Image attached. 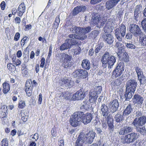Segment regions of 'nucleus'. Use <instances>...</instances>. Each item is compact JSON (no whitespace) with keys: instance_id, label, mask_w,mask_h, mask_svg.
I'll list each match as a JSON object with an SVG mask.
<instances>
[{"instance_id":"obj_1","label":"nucleus","mask_w":146,"mask_h":146,"mask_svg":"<svg viewBox=\"0 0 146 146\" xmlns=\"http://www.w3.org/2000/svg\"><path fill=\"white\" fill-rule=\"evenodd\" d=\"M146 123V116L143 115L135 118L132 123L136 131L141 133L146 134V129L144 126Z\"/></svg>"},{"instance_id":"obj_2","label":"nucleus","mask_w":146,"mask_h":146,"mask_svg":"<svg viewBox=\"0 0 146 146\" xmlns=\"http://www.w3.org/2000/svg\"><path fill=\"white\" fill-rule=\"evenodd\" d=\"M101 60L104 68L107 67L108 64V68H111L116 62V58L110 53L105 52L102 56Z\"/></svg>"},{"instance_id":"obj_3","label":"nucleus","mask_w":146,"mask_h":146,"mask_svg":"<svg viewBox=\"0 0 146 146\" xmlns=\"http://www.w3.org/2000/svg\"><path fill=\"white\" fill-rule=\"evenodd\" d=\"M69 29L72 33H75L76 34H72L69 35L68 37L70 38L82 40L85 39L86 37V35H82V31L81 27L76 26H72V27L70 28Z\"/></svg>"},{"instance_id":"obj_4","label":"nucleus","mask_w":146,"mask_h":146,"mask_svg":"<svg viewBox=\"0 0 146 146\" xmlns=\"http://www.w3.org/2000/svg\"><path fill=\"white\" fill-rule=\"evenodd\" d=\"M141 133L139 132H132L125 135L123 138H122V142L123 143L130 144L132 143L140 137V135L144 136L146 135V134Z\"/></svg>"},{"instance_id":"obj_5","label":"nucleus","mask_w":146,"mask_h":146,"mask_svg":"<svg viewBox=\"0 0 146 146\" xmlns=\"http://www.w3.org/2000/svg\"><path fill=\"white\" fill-rule=\"evenodd\" d=\"M60 61L62 63V66L66 69H69L73 65L72 61V56L65 53L60 54Z\"/></svg>"},{"instance_id":"obj_6","label":"nucleus","mask_w":146,"mask_h":146,"mask_svg":"<svg viewBox=\"0 0 146 146\" xmlns=\"http://www.w3.org/2000/svg\"><path fill=\"white\" fill-rule=\"evenodd\" d=\"M88 88L86 87L85 88L82 87L79 90L73 95L72 98L74 100H81L84 99L89 92Z\"/></svg>"},{"instance_id":"obj_7","label":"nucleus","mask_w":146,"mask_h":146,"mask_svg":"<svg viewBox=\"0 0 146 146\" xmlns=\"http://www.w3.org/2000/svg\"><path fill=\"white\" fill-rule=\"evenodd\" d=\"M82 114L80 111H78L74 113L73 117L70 118L69 121L70 125L72 126L76 127L81 123Z\"/></svg>"},{"instance_id":"obj_8","label":"nucleus","mask_w":146,"mask_h":146,"mask_svg":"<svg viewBox=\"0 0 146 146\" xmlns=\"http://www.w3.org/2000/svg\"><path fill=\"white\" fill-rule=\"evenodd\" d=\"M114 31V35L116 38L120 41H121L125 35L126 27L124 24H121L118 28H115Z\"/></svg>"},{"instance_id":"obj_9","label":"nucleus","mask_w":146,"mask_h":146,"mask_svg":"<svg viewBox=\"0 0 146 146\" xmlns=\"http://www.w3.org/2000/svg\"><path fill=\"white\" fill-rule=\"evenodd\" d=\"M92 15L91 21L94 25H96L98 28L102 27L105 23V21L102 19L100 15L98 13L94 12L92 13Z\"/></svg>"},{"instance_id":"obj_10","label":"nucleus","mask_w":146,"mask_h":146,"mask_svg":"<svg viewBox=\"0 0 146 146\" xmlns=\"http://www.w3.org/2000/svg\"><path fill=\"white\" fill-rule=\"evenodd\" d=\"M129 29L130 32L136 38H139L144 33L139 26L134 23L130 24Z\"/></svg>"},{"instance_id":"obj_11","label":"nucleus","mask_w":146,"mask_h":146,"mask_svg":"<svg viewBox=\"0 0 146 146\" xmlns=\"http://www.w3.org/2000/svg\"><path fill=\"white\" fill-rule=\"evenodd\" d=\"M78 42L75 39H68L65 40L64 43L60 47V51L70 49L71 46L73 45L77 44Z\"/></svg>"},{"instance_id":"obj_12","label":"nucleus","mask_w":146,"mask_h":146,"mask_svg":"<svg viewBox=\"0 0 146 146\" xmlns=\"http://www.w3.org/2000/svg\"><path fill=\"white\" fill-rule=\"evenodd\" d=\"M124 64L123 62H120L117 64V66L112 72V76L117 77L121 76L124 70Z\"/></svg>"},{"instance_id":"obj_13","label":"nucleus","mask_w":146,"mask_h":146,"mask_svg":"<svg viewBox=\"0 0 146 146\" xmlns=\"http://www.w3.org/2000/svg\"><path fill=\"white\" fill-rule=\"evenodd\" d=\"M74 78H78L81 79H86L88 76L87 71L82 69H78L75 70L72 73Z\"/></svg>"},{"instance_id":"obj_14","label":"nucleus","mask_w":146,"mask_h":146,"mask_svg":"<svg viewBox=\"0 0 146 146\" xmlns=\"http://www.w3.org/2000/svg\"><path fill=\"white\" fill-rule=\"evenodd\" d=\"M143 8L142 6L141 5H136L134 8V11L133 19L137 21L141 16Z\"/></svg>"},{"instance_id":"obj_15","label":"nucleus","mask_w":146,"mask_h":146,"mask_svg":"<svg viewBox=\"0 0 146 146\" xmlns=\"http://www.w3.org/2000/svg\"><path fill=\"white\" fill-rule=\"evenodd\" d=\"M137 86V82L134 79L128 80L126 83V89L129 90L132 93L134 92Z\"/></svg>"},{"instance_id":"obj_16","label":"nucleus","mask_w":146,"mask_h":146,"mask_svg":"<svg viewBox=\"0 0 146 146\" xmlns=\"http://www.w3.org/2000/svg\"><path fill=\"white\" fill-rule=\"evenodd\" d=\"M82 113V116L81 117L82 122L85 125H87L90 123L92 120L93 117L91 113H87L86 114L82 111H80Z\"/></svg>"},{"instance_id":"obj_17","label":"nucleus","mask_w":146,"mask_h":146,"mask_svg":"<svg viewBox=\"0 0 146 146\" xmlns=\"http://www.w3.org/2000/svg\"><path fill=\"white\" fill-rule=\"evenodd\" d=\"M119 103L117 99L111 101L109 104V108L111 113H113L118 110Z\"/></svg>"},{"instance_id":"obj_18","label":"nucleus","mask_w":146,"mask_h":146,"mask_svg":"<svg viewBox=\"0 0 146 146\" xmlns=\"http://www.w3.org/2000/svg\"><path fill=\"white\" fill-rule=\"evenodd\" d=\"M102 38L104 41L108 45H112L114 41V37L113 35L110 34H104Z\"/></svg>"},{"instance_id":"obj_19","label":"nucleus","mask_w":146,"mask_h":146,"mask_svg":"<svg viewBox=\"0 0 146 146\" xmlns=\"http://www.w3.org/2000/svg\"><path fill=\"white\" fill-rule=\"evenodd\" d=\"M59 84L61 86L64 88H70L73 86L71 80L67 79H62L59 81Z\"/></svg>"},{"instance_id":"obj_20","label":"nucleus","mask_w":146,"mask_h":146,"mask_svg":"<svg viewBox=\"0 0 146 146\" xmlns=\"http://www.w3.org/2000/svg\"><path fill=\"white\" fill-rule=\"evenodd\" d=\"M106 120L108 127V129L110 132V133H112L114 127L113 125V119L112 116L109 115L107 117Z\"/></svg>"},{"instance_id":"obj_21","label":"nucleus","mask_w":146,"mask_h":146,"mask_svg":"<svg viewBox=\"0 0 146 146\" xmlns=\"http://www.w3.org/2000/svg\"><path fill=\"white\" fill-rule=\"evenodd\" d=\"M133 128L131 127L125 126L121 128L119 132V134L121 135H125L133 132Z\"/></svg>"},{"instance_id":"obj_22","label":"nucleus","mask_w":146,"mask_h":146,"mask_svg":"<svg viewBox=\"0 0 146 146\" xmlns=\"http://www.w3.org/2000/svg\"><path fill=\"white\" fill-rule=\"evenodd\" d=\"M120 0H109L105 4V7L108 10H110L114 7Z\"/></svg>"},{"instance_id":"obj_23","label":"nucleus","mask_w":146,"mask_h":146,"mask_svg":"<svg viewBox=\"0 0 146 146\" xmlns=\"http://www.w3.org/2000/svg\"><path fill=\"white\" fill-rule=\"evenodd\" d=\"M143 98L138 94H135L133 98V102L134 104L141 105L143 103Z\"/></svg>"},{"instance_id":"obj_24","label":"nucleus","mask_w":146,"mask_h":146,"mask_svg":"<svg viewBox=\"0 0 146 146\" xmlns=\"http://www.w3.org/2000/svg\"><path fill=\"white\" fill-rule=\"evenodd\" d=\"M125 75L123 74L120 78H117L111 82V85L113 87V86H118L121 84L123 80L126 78Z\"/></svg>"},{"instance_id":"obj_25","label":"nucleus","mask_w":146,"mask_h":146,"mask_svg":"<svg viewBox=\"0 0 146 146\" xmlns=\"http://www.w3.org/2000/svg\"><path fill=\"white\" fill-rule=\"evenodd\" d=\"M86 9V7L84 6H77L74 9L72 14L73 16L77 15L79 13L84 12Z\"/></svg>"},{"instance_id":"obj_26","label":"nucleus","mask_w":146,"mask_h":146,"mask_svg":"<svg viewBox=\"0 0 146 146\" xmlns=\"http://www.w3.org/2000/svg\"><path fill=\"white\" fill-rule=\"evenodd\" d=\"M133 111V108L131 103H129L123 112V115H124V116H127L132 113Z\"/></svg>"},{"instance_id":"obj_27","label":"nucleus","mask_w":146,"mask_h":146,"mask_svg":"<svg viewBox=\"0 0 146 146\" xmlns=\"http://www.w3.org/2000/svg\"><path fill=\"white\" fill-rule=\"evenodd\" d=\"M84 137V134L80 133L76 141L75 145H83V144L85 143V142Z\"/></svg>"},{"instance_id":"obj_28","label":"nucleus","mask_w":146,"mask_h":146,"mask_svg":"<svg viewBox=\"0 0 146 146\" xmlns=\"http://www.w3.org/2000/svg\"><path fill=\"white\" fill-rule=\"evenodd\" d=\"M81 65L83 68L85 70H88L90 68V63L87 59L83 60L82 62Z\"/></svg>"},{"instance_id":"obj_29","label":"nucleus","mask_w":146,"mask_h":146,"mask_svg":"<svg viewBox=\"0 0 146 146\" xmlns=\"http://www.w3.org/2000/svg\"><path fill=\"white\" fill-rule=\"evenodd\" d=\"M25 10V4L23 3L21 4L19 6L17 11H18V16L21 17Z\"/></svg>"},{"instance_id":"obj_30","label":"nucleus","mask_w":146,"mask_h":146,"mask_svg":"<svg viewBox=\"0 0 146 146\" xmlns=\"http://www.w3.org/2000/svg\"><path fill=\"white\" fill-rule=\"evenodd\" d=\"M119 59L126 62H128L129 61V56L127 52L123 53L120 55L117 56Z\"/></svg>"},{"instance_id":"obj_31","label":"nucleus","mask_w":146,"mask_h":146,"mask_svg":"<svg viewBox=\"0 0 146 146\" xmlns=\"http://www.w3.org/2000/svg\"><path fill=\"white\" fill-rule=\"evenodd\" d=\"M124 115H123V113L122 114L118 113L115 115L114 120L117 123L121 122L124 120Z\"/></svg>"},{"instance_id":"obj_32","label":"nucleus","mask_w":146,"mask_h":146,"mask_svg":"<svg viewBox=\"0 0 146 146\" xmlns=\"http://www.w3.org/2000/svg\"><path fill=\"white\" fill-rule=\"evenodd\" d=\"M83 103V105L80 107L81 110L84 111L89 110L91 107V104L87 100H85Z\"/></svg>"},{"instance_id":"obj_33","label":"nucleus","mask_w":146,"mask_h":146,"mask_svg":"<svg viewBox=\"0 0 146 146\" xmlns=\"http://www.w3.org/2000/svg\"><path fill=\"white\" fill-rule=\"evenodd\" d=\"M101 111L102 115L105 117H107L108 115V108L105 104H102L101 106Z\"/></svg>"},{"instance_id":"obj_34","label":"nucleus","mask_w":146,"mask_h":146,"mask_svg":"<svg viewBox=\"0 0 146 146\" xmlns=\"http://www.w3.org/2000/svg\"><path fill=\"white\" fill-rule=\"evenodd\" d=\"M104 29L105 34H110L112 32V27H111V24H110L109 22H107Z\"/></svg>"},{"instance_id":"obj_35","label":"nucleus","mask_w":146,"mask_h":146,"mask_svg":"<svg viewBox=\"0 0 146 146\" xmlns=\"http://www.w3.org/2000/svg\"><path fill=\"white\" fill-rule=\"evenodd\" d=\"M139 38V43L141 45L143 46H146V35L143 33Z\"/></svg>"},{"instance_id":"obj_36","label":"nucleus","mask_w":146,"mask_h":146,"mask_svg":"<svg viewBox=\"0 0 146 146\" xmlns=\"http://www.w3.org/2000/svg\"><path fill=\"white\" fill-rule=\"evenodd\" d=\"M134 92L132 93L129 90L126 89V91L124 94L125 101H129L132 97V94H134Z\"/></svg>"},{"instance_id":"obj_37","label":"nucleus","mask_w":146,"mask_h":146,"mask_svg":"<svg viewBox=\"0 0 146 146\" xmlns=\"http://www.w3.org/2000/svg\"><path fill=\"white\" fill-rule=\"evenodd\" d=\"M100 32V30H94L89 34V38L94 39L99 34Z\"/></svg>"},{"instance_id":"obj_38","label":"nucleus","mask_w":146,"mask_h":146,"mask_svg":"<svg viewBox=\"0 0 146 146\" xmlns=\"http://www.w3.org/2000/svg\"><path fill=\"white\" fill-rule=\"evenodd\" d=\"M32 83L31 80H27L25 85V89L32 90L33 88V85Z\"/></svg>"},{"instance_id":"obj_39","label":"nucleus","mask_w":146,"mask_h":146,"mask_svg":"<svg viewBox=\"0 0 146 146\" xmlns=\"http://www.w3.org/2000/svg\"><path fill=\"white\" fill-rule=\"evenodd\" d=\"M3 93L5 94H6L10 90L9 84L8 83L5 82L3 84Z\"/></svg>"},{"instance_id":"obj_40","label":"nucleus","mask_w":146,"mask_h":146,"mask_svg":"<svg viewBox=\"0 0 146 146\" xmlns=\"http://www.w3.org/2000/svg\"><path fill=\"white\" fill-rule=\"evenodd\" d=\"M135 70L137 74V78L143 75L142 70L138 66L134 67Z\"/></svg>"},{"instance_id":"obj_41","label":"nucleus","mask_w":146,"mask_h":146,"mask_svg":"<svg viewBox=\"0 0 146 146\" xmlns=\"http://www.w3.org/2000/svg\"><path fill=\"white\" fill-rule=\"evenodd\" d=\"M60 22L59 16H57L55 19V21L52 27V29L55 28L56 29L58 27Z\"/></svg>"},{"instance_id":"obj_42","label":"nucleus","mask_w":146,"mask_h":146,"mask_svg":"<svg viewBox=\"0 0 146 146\" xmlns=\"http://www.w3.org/2000/svg\"><path fill=\"white\" fill-rule=\"evenodd\" d=\"M85 135L89 137L92 139H94L95 137L96 136V134L94 131H89L88 133H86Z\"/></svg>"},{"instance_id":"obj_43","label":"nucleus","mask_w":146,"mask_h":146,"mask_svg":"<svg viewBox=\"0 0 146 146\" xmlns=\"http://www.w3.org/2000/svg\"><path fill=\"white\" fill-rule=\"evenodd\" d=\"M138 79L139 81L140 84L143 85L146 83V77L144 75L138 77Z\"/></svg>"},{"instance_id":"obj_44","label":"nucleus","mask_w":146,"mask_h":146,"mask_svg":"<svg viewBox=\"0 0 146 146\" xmlns=\"http://www.w3.org/2000/svg\"><path fill=\"white\" fill-rule=\"evenodd\" d=\"M84 139H85V143L86 144H90L92 143L94 141V139H92L89 137L86 136L84 135Z\"/></svg>"},{"instance_id":"obj_45","label":"nucleus","mask_w":146,"mask_h":146,"mask_svg":"<svg viewBox=\"0 0 146 146\" xmlns=\"http://www.w3.org/2000/svg\"><path fill=\"white\" fill-rule=\"evenodd\" d=\"M91 27L90 26H88L85 28H82V35H85V34L88 33L91 31Z\"/></svg>"},{"instance_id":"obj_46","label":"nucleus","mask_w":146,"mask_h":146,"mask_svg":"<svg viewBox=\"0 0 146 146\" xmlns=\"http://www.w3.org/2000/svg\"><path fill=\"white\" fill-rule=\"evenodd\" d=\"M125 52H126V51L124 49V46L118 48V50L117 52V56L120 55L121 54H121H122V53H124Z\"/></svg>"},{"instance_id":"obj_47","label":"nucleus","mask_w":146,"mask_h":146,"mask_svg":"<svg viewBox=\"0 0 146 146\" xmlns=\"http://www.w3.org/2000/svg\"><path fill=\"white\" fill-rule=\"evenodd\" d=\"M103 44L102 43L98 44L95 47V52L96 53L99 52L100 49L103 47Z\"/></svg>"},{"instance_id":"obj_48","label":"nucleus","mask_w":146,"mask_h":146,"mask_svg":"<svg viewBox=\"0 0 146 146\" xmlns=\"http://www.w3.org/2000/svg\"><path fill=\"white\" fill-rule=\"evenodd\" d=\"M9 141L7 138L3 139L1 143V146H8Z\"/></svg>"},{"instance_id":"obj_49","label":"nucleus","mask_w":146,"mask_h":146,"mask_svg":"<svg viewBox=\"0 0 146 146\" xmlns=\"http://www.w3.org/2000/svg\"><path fill=\"white\" fill-rule=\"evenodd\" d=\"M56 128L54 126L51 131V135L52 137H56L57 136V133Z\"/></svg>"},{"instance_id":"obj_50","label":"nucleus","mask_w":146,"mask_h":146,"mask_svg":"<svg viewBox=\"0 0 146 146\" xmlns=\"http://www.w3.org/2000/svg\"><path fill=\"white\" fill-rule=\"evenodd\" d=\"M118 40V41L116 42V43L114 46V47L117 48H119L120 47L123 46H124L123 45L121 42H122V38L121 39V41H119L118 39H117Z\"/></svg>"},{"instance_id":"obj_51","label":"nucleus","mask_w":146,"mask_h":146,"mask_svg":"<svg viewBox=\"0 0 146 146\" xmlns=\"http://www.w3.org/2000/svg\"><path fill=\"white\" fill-rule=\"evenodd\" d=\"M92 63L93 70H95L98 68V62L97 60L93 61Z\"/></svg>"},{"instance_id":"obj_52","label":"nucleus","mask_w":146,"mask_h":146,"mask_svg":"<svg viewBox=\"0 0 146 146\" xmlns=\"http://www.w3.org/2000/svg\"><path fill=\"white\" fill-rule=\"evenodd\" d=\"M25 102L24 101H20L18 107L19 108L23 109L25 107Z\"/></svg>"},{"instance_id":"obj_53","label":"nucleus","mask_w":146,"mask_h":146,"mask_svg":"<svg viewBox=\"0 0 146 146\" xmlns=\"http://www.w3.org/2000/svg\"><path fill=\"white\" fill-rule=\"evenodd\" d=\"M98 94H99L101 92L102 90V87L101 86H98L96 87L94 90Z\"/></svg>"},{"instance_id":"obj_54","label":"nucleus","mask_w":146,"mask_h":146,"mask_svg":"<svg viewBox=\"0 0 146 146\" xmlns=\"http://www.w3.org/2000/svg\"><path fill=\"white\" fill-rule=\"evenodd\" d=\"M7 68L9 70L11 71H12V68H14L15 69H16V67L15 65L11 63H9L7 64Z\"/></svg>"},{"instance_id":"obj_55","label":"nucleus","mask_w":146,"mask_h":146,"mask_svg":"<svg viewBox=\"0 0 146 146\" xmlns=\"http://www.w3.org/2000/svg\"><path fill=\"white\" fill-rule=\"evenodd\" d=\"M126 46L127 48L131 49H135L136 48L135 45L130 43H127Z\"/></svg>"},{"instance_id":"obj_56","label":"nucleus","mask_w":146,"mask_h":146,"mask_svg":"<svg viewBox=\"0 0 146 146\" xmlns=\"http://www.w3.org/2000/svg\"><path fill=\"white\" fill-rule=\"evenodd\" d=\"M20 36V34L19 32L16 33L14 36V40L16 41H18Z\"/></svg>"},{"instance_id":"obj_57","label":"nucleus","mask_w":146,"mask_h":146,"mask_svg":"<svg viewBox=\"0 0 146 146\" xmlns=\"http://www.w3.org/2000/svg\"><path fill=\"white\" fill-rule=\"evenodd\" d=\"M132 35H133L131 33H128L125 35V38L129 40L131 39L132 38Z\"/></svg>"},{"instance_id":"obj_58","label":"nucleus","mask_w":146,"mask_h":146,"mask_svg":"<svg viewBox=\"0 0 146 146\" xmlns=\"http://www.w3.org/2000/svg\"><path fill=\"white\" fill-rule=\"evenodd\" d=\"M97 99V98L96 97H94L90 96H89V101L90 103H92L95 102Z\"/></svg>"},{"instance_id":"obj_59","label":"nucleus","mask_w":146,"mask_h":146,"mask_svg":"<svg viewBox=\"0 0 146 146\" xmlns=\"http://www.w3.org/2000/svg\"><path fill=\"white\" fill-rule=\"evenodd\" d=\"M95 129L97 131L98 134H99L100 135H102L104 133L103 131H102L101 129L100 128H96Z\"/></svg>"},{"instance_id":"obj_60","label":"nucleus","mask_w":146,"mask_h":146,"mask_svg":"<svg viewBox=\"0 0 146 146\" xmlns=\"http://www.w3.org/2000/svg\"><path fill=\"white\" fill-rule=\"evenodd\" d=\"M98 94L95 91V90H94L93 92H90L89 94V95L90 96L94 97H96L97 98L98 97Z\"/></svg>"},{"instance_id":"obj_61","label":"nucleus","mask_w":146,"mask_h":146,"mask_svg":"<svg viewBox=\"0 0 146 146\" xmlns=\"http://www.w3.org/2000/svg\"><path fill=\"white\" fill-rule=\"evenodd\" d=\"M0 6L1 9L3 10H4L5 9L6 6L5 2L4 1H2L0 5Z\"/></svg>"},{"instance_id":"obj_62","label":"nucleus","mask_w":146,"mask_h":146,"mask_svg":"<svg viewBox=\"0 0 146 146\" xmlns=\"http://www.w3.org/2000/svg\"><path fill=\"white\" fill-rule=\"evenodd\" d=\"M29 38L26 36H24L22 40L24 42V43H27L29 40Z\"/></svg>"},{"instance_id":"obj_63","label":"nucleus","mask_w":146,"mask_h":146,"mask_svg":"<svg viewBox=\"0 0 146 146\" xmlns=\"http://www.w3.org/2000/svg\"><path fill=\"white\" fill-rule=\"evenodd\" d=\"M21 63V61L19 59H17L13 63V64L16 65L17 66L20 65Z\"/></svg>"},{"instance_id":"obj_64","label":"nucleus","mask_w":146,"mask_h":146,"mask_svg":"<svg viewBox=\"0 0 146 146\" xmlns=\"http://www.w3.org/2000/svg\"><path fill=\"white\" fill-rule=\"evenodd\" d=\"M141 25V27L146 26V18H144L142 21Z\"/></svg>"}]
</instances>
